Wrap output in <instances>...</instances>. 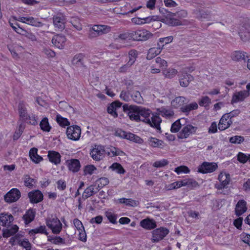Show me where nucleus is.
Masks as SVG:
<instances>
[{
    "label": "nucleus",
    "instance_id": "obj_1",
    "mask_svg": "<svg viewBox=\"0 0 250 250\" xmlns=\"http://www.w3.org/2000/svg\"><path fill=\"white\" fill-rule=\"evenodd\" d=\"M139 113L140 118L142 117L141 121L146 123L150 126L155 128L156 130L160 131V124L162 120L159 115L152 113L151 111L148 108H146L139 106Z\"/></svg>",
    "mask_w": 250,
    "mask_h": 250
},
{
    "label": "nucleus",
    "instance_id": "obj_2",
    "mask_svg": "<svg viewBox=\"0 0 250 250\" xmlns=\"http://www.w3.org/2000/svg\"><path fill=\"white\" fill-rule=\"evenodd\" d=\"M46 226L51 230L53 234H58L62 229V224L55 216L51 215L46 219Z\"/></svg>",
    "mask_w": 250,
    "mask_h": 250
},
{
    "label": "nucleus",
    "instance_id": "obj_3",
    "mask_svg": "<svg viewBox=\"0 0 250 250\" xmlns=\"http://www.w3.org/2000/svg\"><path fill=\"white\" fill-rule=\"evenodd\" d=\"M123 109L124 111L127 113L131 120L135 122L141 121L139 113V106L125 104L123 105Z\"/></svg>",
    "mask_w": 250,
    "mask_h": 250
},
{
    "label": "nucleus",
    "instance_id": "obj_4",
    "mask_svg": "<svg viewBox=\"0 0 250 250\" xmlns=\"http://www.w3.org/2000/svg\"><path fill=\"white\" fill-rule=\"evenodd\" d=\"M132 40L137 41H146L151 38L153 34L145 29L132 31Z\"/></svg>",
    "mask_w": 250,
    "mask_h": 250
},
{
    "label": "nucleus",
    "instance_id": "obj_5",
    "mask_svg": "<svg viewBox=\"0 0 250 250\" xmlns=\"http://www.w3.org/2000/svg\"><path fill=\"white\" fill-rule=\"evenodd\" d=\"M111 31V27L105 25H94L89 30V36L95 37L103 34L109 33Z\"/></svg>",
    "mask_w": 250,
    "mask_h": 250
},
{
    "label": "nucleus",
    "instance_id": "obj_6",
    "mask_svg": "<svg viewBox=\"0 0 250 250\" xmlns=\"http://www.w3.org/2000/svg\"><path fill=\"white\" fill-rule=\"evenodd\" d=\"M218 168V165L214 162H204L198 167L197 172L202 174L210 173Z\"/></svg>",
    "mask_w": 250,
    "mask_h": 250
},
{
    "label": "nucleus",
    "instance_id": "obj_7",
    "mask_svg": "<svg viewBox=\"0 0 250 250\" xmlns=\"http://www.w3.org/2000/svg\"><path fill=\"white\" fill-rule=\"evenodd\" d=\"M239 35L244 42L248 41L250 38V20L246 21L239 27Z\"/></svg>",
    "mask_w": 250,
    "mask_h": 250
},
{
    "label": "nucleus",
    "instance_id": "obj_8",
    "mask_svg": "<svg viewBox=\"0 0 250 250\" xmlns=\"http://www.w3.org/2000/svg\"><path fill=\"white\" fill-rule=\"evenodd\" d=\"M169 230L164 227L157 228L152 231L151 241L153 243H157L162 240L168 234Z\"/></svg>",
    "mask_w": 250,
    "mask_h": 250
},
{
    "label": "nucleus",
    "instance_id": "obj_9",
    "mask_svg": "<svg viewBox=\"0 0 250 250\" xmlns=\"http://www.w3.org/2000/svg\"><path fill=\"white\" fill-rule=\"evenodd\" d=\"M14 19L16 21H19L33 26L40 27L43 26V23L42 22L39 21L38 19L35 18L33 17H14Z\"/></svg>",
    "mask_w": 250,
    "mask_h": 250
},
{
    "label": "nucleus",
    "instance_id": "obj_10",
    "mask_svg": "<svg viewBox=\"0 0 250 250\" xmlns=\"http://www.w3.org/2000/svg\"><path fill=\"white\" fill-rule=\"evenodd\" d=\"M81 134V129L78 125H71L68 126L66 130V135L68 139L78 141L79 140Z\"/></svg>",
    "mask_w": 250,
    "mask_h": 250
},
{
    "label": "nucleus",
    "instance_id": "obj_11",
    "mask_svg": "<svg viewBox=\"0 0 250 250\" xmlns=\"http://www.w3.org/2000/svg\"><path fill=\"white\" fill-rule=\"evenodd\" d=\"M105 153V149L104 146L96 145L91 150L90 154L93 160L100 161L104 157Z\"/></svg>",
    "mask_w": 250,
    "mask_h": 250
},
{
    "label": "nucleus",
    "instance_id": "obj_12",
    "mask_svg": "<svg viewBox=\"0 0 250 250\" xmlns=\"http://www.w3.org/2000/svg\"><path fill=\"white\" fill-rule=\"evenodd\" d=\"M21 196L20 191L17 188H13L4 196V199L6 202L11 203L18 201Z\"/></svg>",
    "mask_w": 250,
    "mask_h": 250
},
{
    "label": "nucleus",
    "instance_id": "obj_13",
    "mask_svg": "<svg viewBox=\"0 0 250 250\" xmlns=\"http://www.w3.org/2000/svg\"><path fill=\"white\" fill-rule=\"evenodd\" d=\"M183 127L178 134V138L180 139H186L190 135L194 134L197 130V127L191 125H183Z\"/></svg>",
    "mask_w": 250,
    "mask_h": 250
},
{
    "label": "nucleus",
    "instance_id": "obj_14",
    "mask_svg": "<svg viewBox=\"0 0 250 250\" xmlns=\"http://www.w3.org/2000/svg\"><path fill=\"white\" fill-rule=\"evenodd\" d=\"M179 78L180 85L184 87H187L190 82L193 80V76L190 74H188L187 71L185 70H182L180 72Z\"/></svg>",
    "mask_w": 250,
    "mask_h": 250
},
{
    "label": "nucleus",
    "instance_id": "obj_15",
    "mask_svg": "<svg viewBox=\"0 0 250 250\" xmlns=\"http://www.w3.org/2000/svg\"><path fill=\"white\" fill-rule=\"evenodd\" d=\"M116 134L121 138L132 141L137 143L142 144L143 142V140L140 137L130 132H127L125 131L120 130L117 132Z\"/></svg>",
    "mask_w": 250,
    "mask_h": 250
},
{
    "label": "nucleus",
    "instance_id": "obj_16",
    "mask_svg": "<svg viewBox=\"0 0 250 250\" xmlns=\"http://www.w3.org/2000/svg\"><path fill=\"white\" fill-rule=\"evenodd\" d=\"M218 179L219 183L215 184V188L218 189H222L229 184L230 181L229 175L225 172H221Z\"/></svg>",
    "mask_w": 250,
    "mask_h": 250
},
{
    "label": "nucleus",
    "instance_id": "obj_17",
    "mask_svg": "<svg viewBox=\"0 0 250 250\" xmlns=\"http://www.w3.org/2000/svg\"><path fill=\"white\" fill-rule=\"evenodd\" d=\"M53 24L58 30H62L64 28L65 22V16L62 13H58L53 18Z\"/></svg>",
    "mask_w": 250,
    "mask_h": 250
},
{
    "label": "nucleus",
    "instance_id": "obj_18",
    "mask_svg": "<svg viewBox=\"0 0 250 250\" xmlns=\"http://www.w3.org/2000/svg\"><path fill=\"white\" fill-rule=\"evenodd\" d=\"M250 93L248 91L242 90L235 92L232 97L231 104L237 103L243 101L246 98L249 97Z\"/></svg>",
    "mask_w": 250,
    "mask_h": 250
},
{
    "label": "nucleus",
    "instance_id": "obj_19",
    "mask_svg": "<svg viewBox=\"0 0 250 250\" xmlns=\"http://www.w3.org/2000/svg\"><path fill=\"white\" fill-rule=\"evenodd\" d=\"M232 123V121L229 118V115L225 114L220 119L218 127L220 130H224L228 128Z\"/></svg>",
    "mask_w": 250,
    "mask_h": 250
},
{
    "label": "nucleus",
    "instance_id": "obj_20",
    "mask_svg": "<svg viewBox=\"0 0 250 250\" xmlns=\"http://www.w3.org/2000/svg\"><path fill=\"white\" fill-rule=\"evenodd\" d=\"M140 225L141 227L146 230L153 229L157 226L156 221L149 218L141 220L140 222Z\"/></svg>",
    "mask_w": 250,
    "mask_h": 250
},
{
    "label": "nucleus",
    "instance_id": "obj_21",
    "mask_svg": "<svg viewBox=\"0 0 250 250\" xmlns=\"http://www.w3.org/2000/svg\"><path fill=\"white\" fill-rule=\"evenodd\" d=\"M28 195L30 202L32 203H38L40 202L42 200L43 197L42 193L39 190L30 192Z\"/></svg>",
    "mask_w": 250,
    "mask_h": 250
},
{
    "label": "nucleus",
    "instance_id": "obj_22",
    "mask_svg": "<svg viewBox=\"0 0 250 250\" xmlns=\"http://www.w3.org/2000/svg\"><path fill=\"white\" fill-rule=\"evenodd\" d=\"M66 41L64 36L56 35L53 37L52 43L58 48L62 49L64 46Z\"/></svg>",
    "mask_w": 250,
    "mask_h": 250
},
{
    "label": "nucleus",
    "instance_id": "obj_23",
    "mask_svg": "<svg viewBox=\"0 0 250 250\" xmlns=\"http://www.w3.org/2000/svg\"><path fill=\"white\" fill-rule=\"evenodd\" d=\"M247 210V202L244 200H239L235 206V214L238 216H241L246 212Z\"/></svg>",
    "mask_w": 250,
    "mask_h": 250
},
{
    "label": "nucleus",
    "instance_id": "obj_24",
    "mask_svg": "<svg viewBox=\"0 0 250 250\" xmlns=\"http://www.w3.org/2000/svg\"><path fill=\"white\" fill-rule=\"evenodd\" d=\"M13 216L8 213H1L0 214V225L2 226H8L13 222Z\"/></svg>",
    "mask_w": 250,
    "mask_h": 250
},
{
    "label": "nucleus",
    "instance_id": "obj_25",
    "mask_svg": "<svg viewBox=\"0 0 250 250\" xmlns=\"http://www.w3.org/2000/svg\"><path fill=\"white\" fill-rule=\"evenodd\" d=\"M164 47V44L158 43V47L150 48L147 54L146 58L148 60H151L159 55L162 51Z\"/></svg>",
    "mask_w": 250,
    "mask_h": 250
},
{
    "label": "nucleus",
    "instance_id": "obj_26",
    "mask_svg": "<svg viewBox=\"0 0 250 250\" xmlns=\"http://www.w3.org/2000/svg\"><path fill=\"white\" fill-rule=\"evenodd\" d=\"M105 152L108 156L111 157L125 155V153L123 151L113 146L107 147L105 149Z\"/></svg>",
    "mask_w": 250,
    "mask_h": 250
},
{
    "label": "nucleus",
    "instance_id": "obj_27",
    "mask_svg": "<svg viewBox=\"0 0 250 250\" xmlns=\"http://www.w3.org/2000/svg\"><path fill=\"white\" fill-rule=\"evenodd\" d=\"M47 157L49 161L56 165L61 163V155L57 151H49L48 152Z\"/></svg>",
    "mask_w": 250,
    "mask_h": 250
},
{
    "label": "nucleus",
    "instance_id": "obj_28",
    "mask_svg": "<svg viewBox=\"0 0 250 250\" xmlns=\"http://www.w3.org/2000/svg\"><path fill=\"white\" fill-rule=\"evenodd\" d=\"M230 57L233 61L235 62L245 60L248 58L246 53L241 51H235L232 52Z\"/></svg>",
    "mask_w": 250,
    "mask_h": 250
},
{
    "label": "nucleus",
    "instance_id": "obj_29",
    "mask_svg": "<svg viewBox=\"0 0 250 250\" xmlns=\"http://www.w3.org/2000/svg\"><path fill=\"white\" fill-rule=\"evenodd\" d=\"M158 114L166 118H170L174 115L173 111L168 107H161L157 109Z\"/></svg>",
    "mask_w": 250,
    "mask_h": 250
},
{
    "label": "nucleus",
    "instance_id": "obj_30",
    "mask_svg": "<svg viewBox=\"0 0 250 250\" xmlns=\"http://www.w3.org/2000/svg\"><path fill=\"white\" fill-rule=\"evenodd\" d=\"M98 191L99 188L96 185H91L84 190L83 193V197L85 199H87L96 193Z\"/></svg>",
    "mask_w": 250,
    "mask_h": 250
},
{
    "label": "nucleus",
    "instance_id": "obj_31",
    "mask_svg": "<svg viewBox=\"0 0 250 250\" xmlns=\"http://www.w3.org/2000/svg\"><path fill=\"white\" fill-rule=\"evenodd\" d=\"M188 100L183 96H179L176 97L171 101V105L174 108H181L184 106V104L188 102Z\"/></svg>",
    "mask_w": 250,
    "mask_h": 250
},
{
    "label": "nucleus",
    "instance_id": "obj_32",
    "mask_svg": "<svg viewBox=\"0 0 250 250\" xmlns=\"http://www.w3.org/2000/svg\"><path fill=\"white\" fill-rule=\"evenodd\" d=\"M122 104L119 102H114L111 104L107 107V112L114 118L118 116L117 109L121 107Z\"/></svg>",
    "mask_w": 250,
    "mask_h": 250
},
{
    "label": "nucleus",
    "instance_id": "obj_33",
    "mask_svg": "<svg viewBox=\"0 0 250 250\" xmlns=\"http://www.w3.org/2000/svg\"><path fill=\"white\" fill-rule=\"evenodd\" d=\"M67 166L69 170L74 172H77L79 170L81 165L80 162L77 159H71L67 160Z\"/></svg>",
    "mask_w": 250,
    "mask_h": 250
},
{
    "label": "nucleus",
    "instance_id": "obj_34",
    "mask_svg": "<svg viewBox=\"0 0 250 250\" xmlns=\"http://www.w3.org/2000/svg\"><path fill=\"white\" fill-rule=\"evenodd\" d=\"M187 122V119L181 118L176 121L171 125L170 130L173 133L177 132Z\"/></svg>",
    "mask_w": 250,
    "mask_h": 250
},
{
    "label": "nucleus",
    "instance_id": "obj_35",
    "mask_svg": "<svg viewBox=\"0 0 250 250\" xmlns=\"http://www.w3.org/2000/svg\"><path fill=\"white\" fill-rule=\"evenodd\" d=\"M19 112L21 119L23 121L28 119L29 115L27 114L26 105L23 103H20L19 105Z\"/></svg>",
    "mask_w": 250,
    "mask_h": 250
},
{
    "label": "nucleus",
    "instance_id": "obj_36",
    "mask_svg": "<svg viewBox=\"0 0 250 250\" xmlns=\"http://www.w3.org/2000/svg\"><path fill=\"white\" fill-rule=\"evenodd\" d=\"M38 149L36 148H32L29 151V156L33 162L38 164L41 162L43 159L37 153Z\"/></svg>",
    "mask_w": 250,
    "mask_h": 250
},
{
    "label": "nucleus",
    "instance_id": "obj_37",
    "mask_svg": "<svg viewBox=\"0 0 250 250\" xmlns=\"http://www.w3.org/2000/svg\"><path fill=\"white\" fill-rule=\"evenodd\" d=\"M148 145L153 147L162 148L164 146V143L161 140L154 137H149L148 139Z\"/></svg>",
    "mask_w": 250,
    "mask_h": 250
},
{
    "label": "nucleus",
    "instance_id": "obj_38",
    "mask_svg": "<svg viewBox=\"0 0 250 250\" xmlns=\"http://www.w3.org/2000/svg\"><path fill=\"white\" fill-rule=\"evenodd\" d=\"M162 72L164 77L168 79H172L178 74L177 69L171 67L164 69Z\"/></svg>",
    "mask_w": 250,
    "mask_h": 250
},
{
    "label": "nucleus",
    "instance_id": "obj_39",
    "mask_svg": "<svg viewBox=\"0 0 250 250\" xmlns=\"http://www.w3.org/2000/svg\"><path fill=\"white\" fill-rule=\"evenodd\" d=\"M198 107V105L196 102L191 103L185 105L181 107V111L183 113L188 114L190 111L196 109Z\"/></svg>",
    "mask_w": 250,
    "mask_h": 250
},
{
    "label": "nucleus",
    "instance_id": "obj_40",
    "mask_svg": "<svg viewBox=\"0 0 250 250\" xmlns=\"http://www.w3.org/2000/svg\"><path fill=\"white\" fill-rule=\"evenodd\" d=\"M35 211L33 209L28 210L23 215V218L26 224L31 222L35 218Z\"/></svg>",
    "mask_w": 250,
    "mask_h": 250
},
{
    "label": "nucleus",
    "instance_id": "obj_41",
    "mask_svg": "<svg viewBox=\"0 0 250 250\" xmlns=\"http://www.w3.org/2000/svg\"><path fill=\"white\" fill-rule=\"evenodd\" d=\"M41 129L44 132H49L51 129V126L49 125L48 119L47 117L42 118L40 123Z\"/></svg>",
    "mask_w": 250,
    "mask_h": 250
},
{
    "label": "nucleus",
    "instance_id": "obj_42",
    "mask_svg": "<svg viewBox=\"0 0 250 250\" xmlns=\"http://www.w3.org/2000/svg\"><path fill=\"white\" fill-rule=\"evenodd\" d=\"M37 233L44 234L46 235L48 234L46 227L44 225L40 226V227L32 229L29 231V234L30 235H34Z\"/></svg>",
    "mask_w": 250,
    "mask_h": 250
},
{
    "label": "nucleus",
    "instance_id": "obj_43",
    "mask_svg": "<svg viewBox=\"0 0 250 250\" xmlns=\"http://www.w3.org/2000/svg\"><path fill=\"white\" fill-rule=\"evenodd\" d=\"M109 168L113 171H115L120 174H123L125 172L122 165L118 163H114L109 167Z\"/></svg>",
    "mask_w": 250,
    "mask_h": 250
},
{
    "label": "nucleus",
    "instance_id": "obj_44",
    "mask_svg": "<svg viewBox=\"0 0 250 250\" xmlns=\"http://www.w3.org/2000/svg\"><path fill=\"white\" fill-rule=\"evenodd\" d=\"M119 203L124 204L128 206L136 207L138 205V202L132 199L121 198L119 200Z\"/></svg>",
    "mask_w": 250,
    "mask_h": 250
},
{
    "label": "nucleus",
    "instance_id": "obj_45",
    "mask_svg": "<svg viewBox=\"0 0 250 250\" xmlns=\"http://www.w3.org/2000/svg\"><path fill=\"white\" fill-rule=\"evenodd\" d=\"M19 229L18 227L16 225H13L9 229H7L3 233L4 237H8L15 234Z\"/></svg>",
    "mask_w": 250,
    "mask_h": 250
},
{
    "label": "nucleus",
    "instance_id": "obj_46",
    "mask_svg": "<svg viewBox=\"0 0 250 250\" xmlns=\"http://www.w3.org/2000/svg\"><path fill=\"white\" fill-rule=\"evenodd\" d=\"M182 183L183 184V187L187 186L189 188H192L194 187H196L198 185V183H197V182L196 181H195L194 180H193L192 179H190V178L185 179L183 180Z\"/></svg>",
    "mask_w": 250,
    "mask_h": 250
},
{
    "label": "nucleus",
    "instance_id": "obj_47",
    "mask_svg": "<svg viewBox=\"0 0 250 250\" xmlns=\"http://www.w3.org/2000/svg\"><path fill=\"white\" fill-rule=\"evenodd\" d=\"M137 56L138 52L135 50H131L128 52L129 60L128 62L132 65L136 61Z\"/></svg>",
    "mask_w": 250,
    "mask_h": 250
},
{
    "label": "nucleus",
    "instance_id": "obj_48",
    "mask_svg": "<svg viewBox=\"0 0 250 250\" xmlns=\"http://www.w3.org/2000/svg\"><path fill=\"white\" fill-rule=\"evenodd\" d=\"M57 122L62 126H65L69 125V122L66 118H63L59 114H57L56 117Z\"/></svg>",
    "mask_w": 250,
    "mask_h": 250
},
{
    "label": "nucleus",
    "instance_id": "obj_49",
    "mask_svg": "<svg viewBox=\"0 0 250 250\" xmlns=\"http://www.w3.org/2000/svg\"><path fill=\"white\" fill-rule=\"evenodd\" d=\"M132 31L130 32H125L120 34L118 37L116 38V40L125 41L126 40H132Z\"/></svg>",
    "mask_w": 250,
    "mask_h": 250
},
{
    "label": "nucleus",
    "instance_id": "obj_50",
    "mask_svg": "<svg viewBox=\"0 0 250 250\" xmlns=\"http://www.w3.org/2000/svg\"><path fill=\"white\" fill-rule=\"evenodd\" d=\"M131 21L135 24L136 25H142L145 23L148 22V20H150L149 17H146L145 18L141 19L139 18H133L131 19Z\"/></svg>",
    "mask_w": 250,
    "mask_h": 250
},
{
    "label": "nucleus",
    "instance_id": "obj_51",
    "mask_svg": "<svg viewBox=\"0 0 250 250\" xmlns=\"http://www.w3.org/2000/svg\"><path fill=\"white\" fill-rule=\"evenodd\" d=\"M211 103V99L208 96H203L199 101L201 106H208Z\"/></svg>",
    "mask_w": 250,
    "mask_h": 250
},
{
    "label": "nucleus",
    "instance_id": "obj_52",
    "mask_svg": "<svg viewBox=\"0 0 250 250\" xmlns=\"http://www.w3.org/2000/svg\"><path fill=\"white\" fill-rule=\"evenodd\" d=\"M131 98H132L135 102L138 104H141L143 102V99L141 96L140 93L138 91L134 92L131 96Z\"/></svg>",
    "mask_w": 250,
    "mask_h": 250
},
{
    "label": "nucleus",
    "instance_id": "obj_53",
    "mask_svg": "<svg viewBox=\"0 0 250 250\" xmlns=\"http://www.w3.org/2000/svg\"><path fill=\"white\" fill-rule=\"evenodd\" d=\"M48 240L56 245H60L64 243V239L60 236H55L52 238L50 236H48Z\"/></svg>",
    "mask_w": 250,
    "mask_h": 250
},
{
    "label": "nucleus",
    "instance_id": "obj_54",
    "mask_svg": "<svg viewBox=\"0 0 250 250\" xmlns=\"http://www.w3.org/2000/svg\"><path fill=\"white\" fill-rule=\"evenodd\" d=\"M106 217L107 218L108 220L112 224L117 223V215L114 213L110 211H107L105 213Z\"/></svg>",
    "mask_w": 250,
    "mask_h": 250
},
{
    "label": "nucleus",
    "instance_id": "obj_55",
    "mask_svg": "<svg viewBox=\"0 0 250 250\" xmlns=\"http://www.w3.org/2000/svg\"><path fill=\"white\" fill-rule=\"evenodd\" d=\"M96 183L98 185L97 187L98 188L99 190L100 188L107 185L109 183V180L107 178L103 177L99 179L96 181Z\"/></svg>",
    "mask_w": 250,
    "mask_h": 250
},
{
    "label": "nucleus",
    "instance_id": "obj_56",
    "mask_svg": "<svg viewBox=\"0 0 250 250\" xmlns=\"http://www.w3.org/2000/svg\"><path fill=\"white\" fill-rule=\"evenodd\" d=\"M174 171L178 174L182 173L187 174L190 172V169L187 166H181L175 168Z\"/></svg>",
    "mask_w": 250,
    "mask_h": 250
},
{
    "label": "nucleus",
    "instance_id": "obj_57",
    "mask_svg": "<svg viewBox=\"0 0 250 250\" xmlns=\"http://www.w3.org/2000/svg\"><path fill=\"white\" fill-rule=\"evenodd\" d=\"M19 245L25 249L26 250H31V245L28 239H23L19 241Z\"/></svg>",
    "mask_w": 250,
    "mask_h": 250
},
{
    "label": "nucleus",
    "instance_id": "obj_58",
    "mask_svg": "<svg viewBox=\"0 0 250 250\" xmlns=\"http://www.w3.org/2000/svg\"><path fill=\"white\" fill-rule=\"evenodd\" d=\"M168 162L166 159H162L159 161H157L153 164V166L156 168H160L164 167L168 165Z\"/></svg>",
    "mask_w": 250,
    "mask_h": 250
},
{
    "label": "nucleus",
    "instance_id": "obj_59",
    "mask_svg": "<svg viewBox=\"0 0 250 250\" xmlns=\"http://www.w3.org/2000/svg\"><path fill=\"white\" fill-rule=\"evenodd\" d=\"M83 58V55L82 54H78L75 56L73 60L72 63L73 64L77 66H80L82 64V61Z\"/></svg>",
    "mask_w": 250,
    "mask_h": 250
},
{
    "label": "nucleus",
    "instance_id": "obj_60",
    "mask_svg": "<svg viewBox=\"0 0 250 250\" xmlns=\"http://www.w3.org/2000/svg\"><path fill=\"white\" fill-rule=\"evenodd\" d=\"M249 154H246L242 152H239L237 155L238 160L242 163H245L248 161Z\"/></svg>",
    "mask_w": 250,
    "mask_h": 250
},
{
    "label": "nucleus",
    "instance_id": "obj_61",
    "mask_svg": "<svg viewBox=\"0 0 250 250\" xmlns=\"http://www.w3.org/2000/svg\"><path fill=\"white\" fill-rule=\"evenodd\" d=\"M173 38L172 36H170L165 38H160L159 39V42L158 43H160L161 44H168L172 42Z\"/></svg>",
    "mask_w": 250,
    "mask_h": 250
},
{
    "label": "nucleus",
    "instance_id": "obj_62",
    "mask_svg": "<svg viewBox=\"0 0 250 250\" xmlns=\"http://www.w3.org/2000/svg\"><path fill=\"white\" fill-rule=\"evenodd\" d=\"M96 170V168L93 165H88L85 167L84 173L85 175H91Z\"/></svg>",
    "mask_w": 250,
    "mask_h": 250
},
{
    "label": "nucleus",
    "instance_id": "obj_63",
    "mask_svg": "<svg viewBox=\"0 0 250 250\" xmlns=\"http://www.w3.org/2000/svg\"><path fill=\"white\" fill-rule=\"evenodd\" d=\"M244 140V138L241 136H235L229 139V142L233 144H240Z\"/></svg>",
    "mask_w": 250,
    "mask_h": 250
},
{
    "label": "nucleus",
    "instance_id": "obj_64",
    "mask_svg": "<svg viewBox=\"0 0 250 250\" xmlns=\"http://www.w3.org/2000/svg\"><path fill=\"white\" fill-rule=\"evenodd\" d=\"M22 35L24 36L28 39H30L32 41H34L36 40V36L32 33L28 32L26 30L23 29V31H21V34Z\"/></svg>",
    "mask_w": 250,
    "mask_h": 250
}]
</instances>
